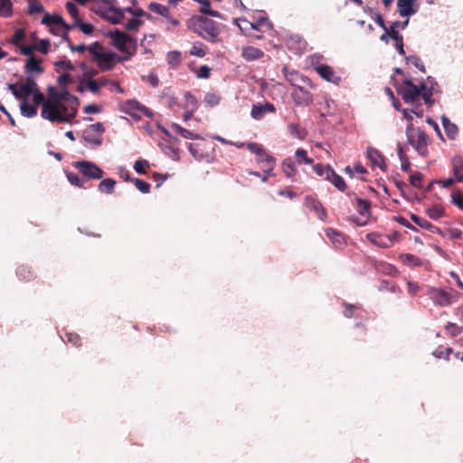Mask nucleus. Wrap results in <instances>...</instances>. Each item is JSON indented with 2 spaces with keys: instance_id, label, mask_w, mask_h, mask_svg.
I'll return each instance as SVG.
<instances>
[{
  "instance_id": "nucleus-1",
  "label": "nucleus",
  "mask_w": 463,
  "mask_h": 463,
  "mask_svg": "<svg viewBox=\"0 0 463 463\" xmlns=\"http://www.w3.org/2000/svg\"><path fill=\"white\" fill-rule=\"evenodd\" d=\"M78 106V98L71 95L65 88L57 90L50 87L41 117L53 123H71L77 115Z\"/></svg>"
},
{
  "instance_id": "nucleus-2",
  "label": "nucleus",
  "mask_w": 463,
  "mask_h": 463,
  "mask_svg": "<svg viewBox=\"0 0 463 463\" xmlns=\"http://www.w3.org/2000/svg\"><path fill=\"white\" fill-rule=\"evenodd\" d=\"M427 295L434 306L448 307L458 302L461 294L450 287H428Z\"/></svg>"
},
{
  "instance_id": "nucleus-3",
  "label": "nucleus",
  "mask_w": 463,
  "mask_h": 463,
  "mask_svg": "<svg viewBox=\"0 0 463 463\" xmlns=\"http://www.w3.org/2000/svg\"><path fill=\"white\" fill-rule=\"evenodd\" d=\"M423 90L421 83L417 86L411 80H405L403 85L399 89V94L407 104H414L419 100Z\"/></svg>"
},
{
  "instance_id": "nucleus-4",
  "label": "nucleus",
  "mask_w": 463,
  "mask_h": 463,
  "mask_svg": "<svg viewBox=\"0 0 463 463\" xmlns=\"http://www.w3.org/2000/svg\"><path fill=\"white\" fill-rule=\"evenodd\" d=\"M105 128L99 122L90 125L83 131V139L89 145L99 146L102 143L101 136Z\"/></svg>"
},
{
  "instance_id": "nucleus-5",
  "label": "nucleus",
  "mask_w": 463,
  "mask_h": 463,
  "mask_svg": "<svg viewBox=\"0 0 463 463\" xmlns=\"http://www.w3.org/2000/svg\"><path fill=\"white\" fill-rule=\"evenodd\" d=\"M198 28L201 30L199 33L206 40L215 42L219 35V29L217 28L215 22L213 20L199 17L197 19Z\"/></svg>"
},
{
  "instance_id": "nucleus-6",
  "label": "nucleus",
  "mask_w": 463,
  "mask_h": 463,
  "mask_svg": "<svg viewBox=\"0 0 463 463\" xmlns=\"http://www.w3.org/2000/svg\"><path fill=\"white\" fill-rule=\"evenodd\" d=\"M75 166L79 169L84 175L93 178V179H100L103 176V171L94 163L90 161H78L75 163Z\"/></svg>"
},
{
  "instance_id": "nucleus-7",
  "label": "nucleus",
  "mask_w": 463,
  "mask_h": 463,
  "mask_svg": "<svg viewBox=\"0 0 463 463\" xmlns=\"http://www.w3.org/2000/svg\"><path fill=\"white\" fill-rule=\"evenodd\" d=\"M94 75H96V72L84 73L79 80V85L77 87L78 91L83 92L85 90H90L91 93L99 95L100 90L99 89V85L96 80L92 79Z\"/></svg>"
},
{
  "instance_id": "nucleus-8",
  "label": "nucleus",
  "mask_w": 463,
  "mask_h": 463,
  "mask_svg": "<svg viewBox=\"0 0 463 463\" xmlns=\"http://www.w3.org/2000/svg\"><path fill=\"white\" fill-rule=\"evenodd\" d=\"M417 137H409L408 143L412 146V147L420 155V156H426L427 155V144H428V137L426 134L420 130H416Z\"/></svg>"
},
{
  "instance_id": "nucleus-9",
  "label": "nucleus",
  "mask_w": 463,
  "mask_h": 463,
  "mask_svg": "<svg viewBox=\"0 0 463 463\" xmlns=\"http://www.w3.org/2000/svg\"><path fill=\"white\" fill-rule=\"evenodd\" d=\"M107 35L111 38L114 45L121 52H126L128 44L132 42V39L130 36H128V34H126L125 33H123L118 29L109 31L107 33Z\"/></svg>"
},
{
  "instance_id": "nucleus-10",
  "label": "nucleus",
  "mask_w": 463,
  "mask_h": 463,
  "mask_svg": "<svg viewBox=\"0 0 463 463\" xmlns=\"http://www.w3.org/2000/svg\"><path fill=\"white\" fill-rule=\"evenodd\" d=\"M247 148L259 156L258 163H267L269 165V171L273 170L275 165V159L271 156L265 153L264 149L257 143H248Z\"/></svg>"
},
{
  "instance_id": "nucleus-11",
  "label": "nucleus",
  "mask_w": 463,
  "mask_h": 463,
  "mask_svg": "<svg viewBox=\"0 0 463 463\" xmlns=\"http://www.w3.org/2000/svg\"><path fill=\"white\" fill-rule=\"evenodd\" d=\"M315 70L325 80L334 83L335 85L340 84L341 77L336 76L330 66L326 64H319L315 67Z\"/></svg>"
},
{
  "instance_id": "nucleus-12",
  "label": "nucleus",
  "mask_w": 463,
  "mask_h": 463,
  "mask_svg": "<svg viewBox=\"0 0 463 463\" xmlns=\"http://www.w3.org/2000/svg\"><path fill=\"white\" fill-rule=\"evenodd\" d=\"M19 88V100L27 99L28 96L33 94L38 88L33 76H27L24 81L17 83Z\"/></svg>"
},
{
  "instance_id": "nucleus-13",
  "label": "nucleus",
  "mask_w": 463,
  "mask_h": 463,
  "mask_svg": "<svg viewBox=\"0 0 463 463\" xmlns=\"http://www.w3.org/2000/svg\"><path fill=\"white\" fill-rule=\"evenodd\" d=\"M292 99L297 105L307 106L312 103V94L302 87H297L292 91Z\"/></svg>"
},
{
  "instance_id": "nucleus-14",
  "label": "nucleus",
  "mask_w": 463,
  "mask_h": 463,
  "mask_svg": "<svg viewBox=\"0 0 463 463\" xmlns=\"http://www.w3.org/2000/svg\"><path fill=\"white\" fill-rule=\"evenodd\" d=\"M395 237V235L391 236V235H383V234H379V233H368L366 235V238L367 240L378 246V247H381V248H389L392 246V242H393V238Z\"/></svg>"
},
{
  "instance_id": "nucleus-15",
  "label": "nucleus",
  "mask_w": 463,
  "mask_h": 463,
  "mask_svg": "<svg viewBox=\"0 0 463 463\" xmlns=\"http://www.w3.org/2000/svg\"><path fill=\"white\" fill-rule=\"evenodd\" d=\"M415 0H397V8L402 17H410L417 13L418 7L414 4Z\"/></svg>"
},
{
  "instance_id": "nucleus-16",
  "label": "nucleus",
  "mask_w": 463,
  "mask_h": 463,
  "mask_svg": "<svg viewBox=\"0 0 463 463\" xmlns=\"http://www.w3.org/2000/svg\"><path fill=\"white\" fill-rule=\"evenodd\" d=\"M115 58L116 54L103 51L94 61L102 71H109L114 66Z\"/></svg>"
},
{
  "instance_id": "nucleus-17",
  "label": "nucleus",
  "mask_w": 463,
  "mask_h": 463,
  "mask_svg": "<svg viewBox=\"0 0 463 463\" xmlns=\"http://www.w3.org/2000/svg\"><path fill=\"white\" fill-rule=\"evenodd\" d=\"M114 5L113 0H93L91 2L90 9L93 13L103 16Z\"/></svg>"
},
{
  "instance_id": "nucleus-18",
  "label": "nucleus",
  "mask_w": 463,
  "mask_h": 463,
  "mask_svg": "<svg viewBox=\"0 0 463 463\" xmlns=\"http://www.w3.org/2000/svg\"><path fill=\"white\" fill-rule=\"evenodd\" d=\"M366 156L373 166H377L383 171L386 170L384 159L382 154L375 148L368 147L366 150Z\"/></svg>"
},
{
  "instance_id": "nucleus-19",
  "label": "nucleus",
  "mask_w": 463,
  "mask_h": 463,
  "mask_svg": "<svg viewBox=\"0 0 463 463\" xmlns=\"http://www.w3.org/2000/svg\"><path fill=\"white\" fill-rule=\"evenodd\" d=\"M125 12L132 13V9L128 7L126 9H118L114 5L109 10L107 14H105L102 17L111 22L112 24H119L124 17Z\"/></svg>"
},
{
  "instance_id": "nucleus-20",
  "label": "nucleus",
  "mask_w": 463,
  "mask_h": 463,
  "mask_svg": "<svg viewBox=\"0 0 463 463\" xmlns=\"http://www.w3.org/2000/svg\"><path fill=\"white\" fill-rule=\"evenodd\" d=\"M241 56L247 61H253L261 59L264 56V52L253 46H245L241 50Z\"/></svg>"
},
{
  "instance_id": "nucleus-21",
  "label": "nucleus",
  "mask_w": 463,
  "mask_h": 463,
  "mask_svg": "<svg viewBox=\"0 0 463 463\" xmlns=\"http://www.w3.org/2000/svg\"><path fill=\"white\" fill-rule=\"evenodd\" d=\"M40 62L41 61L33 56L28 58L24 65V71L27 74V76H32L33 72H36L38 74L43 73V70L40 66Z\"/></svg>"
},
{
  "instance_id": "nucleus-22",
  "label": "nucleus",
  "mask_w": 463,
  "mask_h": 463,
  "mask_svg": "<svg viewBox=\"0 0 463 463\" xmlns=\"http://www.w3.org/2000/svg\"><path fill=\"white\" fill-rule=\"evenodd\" d=\"M275 107L272 104L266 103L265 105L258 106L253 105L250 115L255 119H260L263 118L266 112H274Z\"/></svg>"
},
{
  "instance_id": "nucleus-23",
  "label": "nucleus",
  "mask_w": 463,
  "mask_h": 463,
  "mask_svg": "<svg viewBox=\"0 0 463 463\" xmlns=\"http://www.w3.org/2000/svg\"><path fill=\"white\" fill-rule=\"evenodd\" d=\"M441 120L448 137L449 139H455L458 132L457 125L452 123L446 116H442Z\"/></svg>"
},
{
  "instance_id": "nucleus-24",
  "label": "nucleus",
  "mask_w": 463,
  "mask_h": 463,
  "mask_svg": "<svg viewBox=\"0 0 463 463\" xmlns=\"http://www.w3.org/2000/svg\"><path fill=\"white\" fill-rule=\"evenodd\" d=\"M326 179L331 182L338 190H345V183L344 179L340 175H338L333 169H327Z\"/></svg>"
},
{
  "instance_id": "nucleus-25",
  "label": "nucleus",
  "mask_w": 463,
  "mask_h": 463,
  "mask_svg": "<svg viewBox=\"0 0 463 463\" xmlns=\"http://www.w3.org/2000/svg\"><path fill=\"white\" fill-rule=\"evenodd\" d=\"M20 111L22 116L25 118H33L37 115V109L33 105H30L28 99L20 100Z\"/></svg>"
},
{
  "instance_id": "nucleus-26",
  "label": "nucleus",
  "mask_w": 463,
  "mask_h": 463,
  "mask_svg": "<svg viewBox=\"0 0 463 463\" xmlns=\"http://www.w3.org/2000/svg\"><path fill=\"white\" fill-rule=\"evenodd\" d=\"M171 128L175 132H176L177 134H179L185 139H192V140L201 139L200 135L194 134L192 131L182 128L178 124H173Z\"/></svg>"
},
{
  "instance_id": "nucleus-27",
  "label": "nucleus",
  "mask_w": 463,
  "mask_h": 463,
  "mask_svg": "<svg viewBox=\"0 0 463 463\" xmlns=\"http://www.w3.org/2000/svg\"><path fill=\"white\" fill-rule=\"evenodd\" d=\"M116 185V181L112 178H106L102 180L98 188L100 192L105 193L107 194H111L114 192Z\"/></svg>"
},
{
  "instance_id": "nucleus-28",
  "label": "nucleus",
  "mask_w": 463,
  "mask_h": 463,
  "mask_svg": "<svg viewBox=\"0 0 463 463\" xmlns=\"http://www.w3.org/2000/svg\"><path fill=\"white\" fill-rule=\"evenodd\" d=\"M326 236L335 246H341L344 244V236L334 229H327L326 231Z\"/></svg>"
},
{
  "instance_id": "nucleus-29",
  "label": "nucleus",
  "mask_w": 463,
  "mask_h": 463,
  "mask_svg": "<svg viewBox=\"0 0 463 463\" xmlns=\"http://www.w3.org/2000/svg\"><path fill=\"white\" fill-rule=\"evenodd\" d=\"M43 24H47V25L65 26L64 21H63L62 17L60 15L46 14L43 18Z\"/></svg>"
},
{
  "instance_id": "nucleus-30",
  "label": "nucleus",
  "mask_w": 463,
  "mask_h": 463,
  "mask_svg": "<svg viewBox=\"0 0 463 463\" xmlns=\"http://www.w3.org/2000/svg\"><path fill=\"white\" fill-rule=\"evenodd\" d=\"M282 171L285 174V175L288 178H291L296 174V167L294 165V163L291 159L287 158L282 163Z\"/></svg>"
},
{
  "instance_id": "nucleus-31",
  "label": "nucleus",
  "mask_w": 463,
  "mask_h": 463,
  "mask_svg": "<svg viewBox=\"0 0 463 463\" xmlns=\"http://www.w3.org/2000/svg\"><path fill=\"white\" fill-rule=\"evenodd\" d=\"M356 209L362 216L368 217L370 215V203L366 200L357 198Z\"/></svg>"
},
{
  "instance_id": "nucleus-32",
  "label": "nucleus",
  "mask_w": 463,
  "mask_h": 463,
  "mask_svg": "<svg viewBox=\"0 0 463 463\" xmlns=\"http://www.w3.org/2000/svg\"><path fill=\"white\" fill-rule=\"evenodd\" d=\"M295 157L298 164L310 165L313 163V159L308 157L307 151L302 148H298L296 150Z\"/></svg>"
},
{
  "instance_id": "nucleus-33",
  "label": "nucleus",
  "mask_w": 463,
  "mask_h": 463,
  "mask_svg": "<svg viewBox=\"0 0 463 463\" xmlns=\"http://www.w3.org/2000/svg\"><path fill=\"white\" fill-rule=\"evenodd\" d=\"M166 61L172 67H177L181 62V53L177 51L169 52L166 55Z\"/></svg>"
},
{
  "instance_id": "nucleus-34",
  "label": "nucleus",
  "mask_w": 463,
  "mask_h": 463,
  "mask_svg": "<svg viewBox=\"0 0 463 463\" xmlns=\"http://www.w3.org/2000/svg\"><path fill=\"white\" fill-rule=\"evenodd\" d=\"M401 259L407 265L417 267L422 264L421 260L412 254H402L401 255Z\"/></svg>"
},
{
  "instance_id": "nucleus-35",
  "label": "nucleus",
  "mask_w": 463,
  "mask_h": 463,
  "mask_svg": "<svg viewBox=\"0 0 463 463\" xmlns=\"http://www.w3.org/2000/svg\"><path fill=\"white\" fill-rule=\"evenodd\" d=\"M400 25L399 22H394L392 24L391 27L387 28V33L389 37L393 39L396 42L402 41V36L399 33L397 27Z\"/></svg>"
},
{
  "instance_id": "nucleus-36",
  "label": "nucleus",
  "mask_w": 463,
  "mask_h": 463,
  "mask_svg": "<svg viewBox=\"0 0 463 463\" xmlns=\"http://www.w3.org/2000/svg\"><path fill=\"white\" fill-rule=\"evenodd\" d=\"M200 12L204 14L213 16V17H216V18L222 17V14L219 12L213 11L211 9V5H210L209 1H206V2L201 4Z\"/></svg>"
},
{
  "instance_id": "nucleus-37",
  "label": "nucleus",
  "mask_w": 463,
  "mask_h": 463,
  "mask_svg": "<svg viewBox=\"0 0 463 463\" xmlns=\"http://www.w3.org/2000/svg\"><path fill=\"white\" fill-rule=\"evenodd\" d=\"M0 14L8 17L12 14V3L10 0H0Z\"/></svg>"
},
{
  "instance_id": "nucleus-38",
  "label": "nucleus",
  "mask_w": 463,
  "mask_h": 463,
  "mask_svg": "<svg viewBox=\"0 0 463 463\" xmlns=\"http://www.w3.org/2000/svg\"><path fill=\"white\" fill-rule=\"evenodd\" d=\"M149 7H150V10H152L153 12H155L162 16L167 17L169 15V9L165 5H160L157 3H152V4H150Z\"/></svg>"
},
{
  "instance_id": "nucleus-39",
  "label": "nucleus",
  "mask_w": 463,
  "mask_h": 463,
  "mask_svg": "<svg viewBox=\"0 0 463 463\" xmlns=\"http://www.w3.org/2000/svg\"><path fill=\"white\" fill-rule=\"evenodd\" d=\"M86 50H88L90 54L92 56L93 61L99 55L100 52H103L102 46L98 42H95L90 45L86 46Z\"/></svg>"
},
{
  "instance_id": "nucleus-40",
  "label": "nucleus",
  "mask_w": 463,
  "mask_h": 463,
  "mask_svg": "<svg viewBox=\"0 0 463 463\" xmlns=\"http://www.w3.org/2000/svg\"><path fill=\"white\" fill-rule=\"evenodd\" d=\"M421 87H422L423 91L421 93L420 98L423 99V100L425 101L426 104L431 105L433 103V100L431 99V97H432L431 90L428 89L426 83H423V82H421Z\"/></svg>"
},
{
  "instance_id": "nucleus-41",
  "label": "nucleus",
  "mask_w": 463,
  "mask_h": 463,
  "mask_svg": "<svg viewBox=\"0 0 463 463\" xmlns=\"http://www.w3.org/2000/svg\"><path fill=\"white\" fill-rule=\"evenodd\" d=\"M407 61L415 66L420 71L425 72V66L421 61L420 58H419L418 56L411 55L407 57Z\"/></svg>"
},
{
  "instance_id": "nucleus-42",
  "label": "nucleus",
  "mask_w": 463,
  "mask_h": 463,
  "mask_svg": "<svg viewBox=\"0 0 463 463\" xmlns=\"http://www.w3.org/2000/svg\"><path fill=\"white\" fill-rule=\"evenodd\" d=\"M29 13L30 14H40L43 12V5L36 1V0H30L29 1Z\"/></svg>"
},
{
  "instance_id": "nucleus-43",
  "label": "nucleus",
  "mask_w": 463,
  "mask_h": 463,
  "mask_svg": "<svg viewBox=\"0 0 463 463\" xmlns=\"http://www.w3.org/2000/svg\"><path fill=\"white\" fill-rule=\"evenodd\" d=\"M204 102L212 107L216 106L220 102V97L213 92H208L204 96Z\"/></svg>"
},
{
  "instance_id": "nucleus-44",
  "label": "nucleus",
  "mask_w": 463,
  "mask_h": 463,
  "mask_svg": "<svg viewBox=\"0 0 463 463\" xmlns=\"http://www.w3.org/2000/svg\"><path fill=\"white\" fill-rule=\"evenodd\" d=\"M135 185L137 189L143 193V194H148L150 191V184L141 179H135L134 180Z\"/></svg>"
},
{
  "instance_id": "nucleus-45",
  "label": "nucleus",
  "mask_w": 463,
  "mask_h": 463,
  "mask_svg": "<svg viewBox=\"0 0 463 463\" xmlns=\"http://www.w3.org/2000/svg\"><path fill=\"white\" fill-rule=\"evenodd\" d=\"M446 330L452 335L457 336L462 333L463 327L458 326L454 323H448L446 326Z\"/></svg>"
},
{
  "instance_id": "nucleus-46",
  "label": "nucleus",
  "mask_w": 463,
  "mask_h": 463,
  "mask_svg": "<svg viewBox=\"0 0 463 463\" xmlns=\"http://www.w3.org/2000/svg\"><path fill=\"white\" fill-rule=\"evenodd\" d=\"M46 100V99L44 98V95L39 91V90L37 89L33 93V105L35 106L36 108L42 104V107L43 106V102Z\"/></svg>"
},
{
  "instance_id": "nucleus-47",
  "label": "nucleus",
  "mask_w": 463,
  "mask_h": 463,
  "mask_svg": "<svg viewBox=\"0 0 463 463\" xmlns=\"http://www.w3.org/2000/svg\"><path fill=\"white\" fill-rule=\"evenodd\" d=\"M68 181L75 186L81 187L83 185V181L80 178V176L73 173L67 174Z\"/></svg>"
},
{
  "instance_id": "nucleus-48",
  "label": "nucleus",
  "mask_w": 463,
  "mask_h": 463,
  "mask_svg": "<svg viewBox=\"0 0 463 463\" xmlns=\"http://www.w3.org/2000/svg\"><path fill=\"white\" fill-rule=\"evenodd\" d=\"M190 54L197 57H203L205 55L203 45L201 43L194 44L190 50Z\"/></svg>"
},
{
  "instance_id": "nucleus-49",
  "label": "nucleus",
  "mask_w": 463,
  "mask_h": 463,
  "mask_svg": "<svg viewBox=\"0 0 463 463\" xmlns=\"http://www.w3.org/2000/svg\"><path fill=\"white\" fill-rule=\"evenodd\" d=\"M148 166V162L146 160H137L134 164V169L138 174H145L146 167Z\"/></svg>"
},
{
  "instance_id": "nucleus-50",
  "label": "nucleus",
  "mask_w": 463,
  "mask_h": 463,
  "mask_svg": "<svg viewBox=\"0 0 463 463\" xmlns=\"http://www.w3.org/2000/svg\"><path fill=\"white\" fill-rule=\"evenodd\" d=\"M49 46H50L49 40L44 39V40H41L39 42V43L37 45H35L34 47H35V49H37L43 54H46L48 52Z\"/></svg>"
},
{
  "instance_id": "nucleus-51",
  "label": "nucleus",
  "mask_w": 463,
  "mask_h": 463,
  "mask_svg": "<svg viewBox=\"0 0 463 463\" xmlns=\"http://www.w3.org/2000/svg\"><path fill=\"white\" fill-rule=\"evenodd\" d=\"M422 180V175L420 173H413L410 176V183L412 186L420 187Z\"/></svg>"
},
{
  "instance_id": "nucleus-52",
  "label": "nucleus",
  "mask_w": 463,
  "mask_h": 463,
  "mask_svg": "<svg viewBox=\"0 0 463 463\" xmlns=\"http://www.w3.org/2000/svg\"><path fill=\"white\" fill-rule=\"evenodd\" d=\"M56 67L62 68L66 71H72L74 69L73 64L68 60H61L54 63Z\"/></svg>"
},
{
  "instance_id": "nucleus-53",
  "label": "nucleus",
  "mask_w": 463,
  "mask_h": 463,
  "mask_svg": "<svg viewBox=\"0 0 463 463\" xmlns=\"http://www.w3.org/2000/svg\"><path fill=\"white\" fill-rule=\"evenodd\" d=\"M66 9L68 11V13L74 18V19H78V16H79V11H78V8L76 6L75 4L71 3V2H68L66 4Z\"/></svg>"
},
{
  "instance_id": "nucleus-54",
  "label": "nucleus",
  "mask_w": 463,
  "mask_h": 463,
  "mask_svg": "<svg viewBox=\"0 0 463 463\" xmlns=\"http://www.w3.org/2000/svg\"><path fill=\"white\" fill-rule=\"evenodd\" d=\"M66 337L68 342L71 343L73 345H80V337L79 335L75 333H67Z\"/></svg>"
},
{
  "instance_id": "nucleus-55",
  "label": "nucleus",
  "mask_w": 463,
  "mask_h": 463,
  "mask_svg": "<svg viewBox=\"0 0 463 463\" xmlns=\"http://www.w3.org/2000/svg\"><path fill=\"white\" fill-rule=\"evenodd\" d=\"M129 106L131 109H137L139 111H142L144 114L149 116V111H148V109H146L145 106L139 104L137 101L136 100H132L129 102Z\"/></svg>"
},
{
  "instance_id": "nucleus-56",
  "label": "nucleus",
  "mask_w": 463,
  "mask_h": 463,
  "mask_svg": "<svg viewBox=\"0 0 463 463\" xmlns=\"http://www.w3.org/2000/svg\"><path fill=\"white\" fill-rule=\"evenodd\" d=\"M313 169L317 175L324 176L325 178H326L327 169H331V168L329 166L325 167L322 165L317 164L313 166Z\"/></svg>"
},
{
  "instance_id": "nucleus-57",
  "label": "nucleus",
  "mask_w": 463,
  "mask_h": 463,
  "mask_svg": "<svg viewBox=\"0 0 463 463\" xmlns=\"http://www.w3.org/2000/svg\"><path fill=\"white\" fill-rule=\"evenodd\" d=\"M210 76V68L206 65L201 66L197 71V77L200 79H207Z\"/></svg>"
},
{
  "instance_id": "nucleus-58",
  "label": "nucleus",
  "mask_w": 463,
  "mask_h": 463,
  "mask_svg": "<svg viewBox=\"0 0 463 463\" xmlns=\"http://www.w3.org/2000/svg\"><path fill=\"white\" fill-rule=\"evenodd\" d=\"M411 220L416 223L418 224L419 226L422 227V228H428L430 224V222L425 220V219H422L415 214H412L411 215Z\"/></svg>"
},
{
  "instance_id": "nucleus-59",
  "label": "nucleus",
  "mask_w": 463,
  "mask_h": 463,
  "mask_svg": "<svg viewBox=\"0 0 463 463\" xmlns=\"http://www.w3.org/2000/svg\"><path fill=\"white\" fill-rule=\"evenodd\" d=\"M461 169H462L461 160L457 159V158L453 159V172H454V175L457 176V178L458 177V175L463 174V173H461Z\"/></svg>"
},
{
  "instance_id": "nucleus-60",
  "label": "nucleus",
  "mask_w": 463,
  "mask_h": 463,
  "mask_svg": "<svg viewBox=\"0 0 463 463\" xmlns=\"http://www.w3.org/2000/svg\"><path fill=\"white\" fill-rule=\"evenodd\" d=\"M24 38V33L23 30H17L13 37V42L16 46H20L21 42Z\"/></svg>"
},
{
  "instance_id": "nucleus-61",
  "label": "nucleus",
  "mask_w": 463,
  "mask_h": 463,
  "mask_svg": "<svg viewBox=\"0 0 463 463\" xmlns=\"http://www.w3.org/2000/svg\"><path fill=\"white\" fill-rule=\"evenodd\" d=\"M312 208L317 213H321V214L319 215L320 219H323V217L326 215V211H325V209L323 208L322 204L319 202L313 201Z\"/></svg>"
},
{
  "instance_id": "nucleus-62",
  "label": "nucleus",
  "mask_w": 463,
  "mask_h": 463,
  "mask_svg": "<svg viewBox=\"0 0 463 463\" xmlns=\"http://www.w3.org/2000/svg\"><path fill=\"white\" fill-rule=\"evenodd\" d=\"M100 111L99 107L95 104H90L84 108V113L86 114H94L99 113Z\"/></svg>"
},
{
  "instance_id": "nucleus-63",
  "label": "nucleus",
  "mask_w": 463,
  "mask_h": 463,
  "mask_svg": "<svg viewBox=\"0 0 463 463\" xmlns=\"http://www.w3.org/2000/svg\"><path fill=\"white\" fill-rule=\"evenodd\" d=\"M20 49H21V53L23 55L31 57L32 52L35 49V47L33 45H23V46H20Z\"/></svg>"
},
{
  "instance_id": "nucleus-64",
  "label": "nucleus",
  "mask_w": 463,
  "mask_h": 463,
  "mask_svg": "<svg viewBox=\"0 0 463 463\" xmlns=\"http://www.w3.org/2000/svg\"><path fill=\"white\" fill-rule=\"evenodd\" d=\"M139 24L140 22L137 19L132 18L126 24L125 27L128 30H135L139 26Z\"/></svg>"
}]
</instances>
